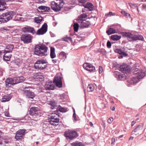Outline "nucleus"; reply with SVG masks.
Returning <instances> with one entry per match:
<instances>
[{"label": "nucleus", "mask_w": 146, "mask_h": 146, "mask_svg": "<svg viewBox=\"0 0 146 146\" xmlns=\"http://www.w3.org/2000/svg\"><path fill=\"white\" fill-rule=\"evenodd\" d=\"M15 14L16 13L14 11H7L0 15V22L3 23H7L12 20Z\"/></svg>", "instance_id": "obj_2"}, {"label": "nucleus", "mask_w": 146, "mask_h": 146, "mask_svg": "<svg viewBox=\"0 0 146 146\" xmlns=\"http://www.w3.org/2000/svg\"><path fill=\"white\" fill-rule=\"evenodd\" d=\"M59 118L56 117V116L52 115L51 116L50 123L52 125H56L54 123H58L59 122Z\"/></svg>", "instance_id": "obj_23"}, {"label": "nucleus", "mask_w": 146, "mask_h": 146, "mask_svg": "<svg viewBox=\"0 0 146 146\" xmlns=\"http://www.w3.org/2000/svg\"><path fill=\"white\" fill-rule=\"evenodd\" d=\"M97 52H99L103 55H105L106 53V51L103 49H98Z\"/></svg>", "instance_id": "obj_47"}, {"label": "nucleus", "mask_w": 146, "mask_h": 146, "mask_svg": "<svg viewBox=\"0 0 146 146\" xmlns=\"http://www.w3.org/2000/svg\"><path fill=\"white\" fill-rule=\"evenodd\" d=\"M103 70L102 67L101 66H100L99 67V74H101Z\"/></svg>", "instance_id": "obj_56"}, {"label": "nucleus", "mask_w": 146, "mask_h": 146, "mask_svg": "<svg viewBox=\"0 0 146 146\" xmlns=\"http://www.w3.org/2000/svg\"><path fill=\"white\" fill-rule=\"evenodd\" d=\"M23 91L25 95L27 98L33 99L35 96V94L34 92L30 90H25Z\"/></svg>", "instance_id": "obj_15"}, {"label": "nucleus", "mask_w": 146, "mask_h": 146, "mask_svg": "<svg viewBox=\"0 0 146 146\" xmlns=\"http://www.w3.org/2000/svg\"><path fill=\"white\" fill-rule=\"evenodd\" d=\"M79 25L77 23H74L73 25L74 29L75 32H77L78 29Z\"/></svg>", "instance_id": "obj_41"}, {"label": "nucleus", "mask_w": 146, "mask_h": 146, "mask_svg": "<svg viewBox=\"0 0 146 146\" xmlns=\"http://www.w3.org/2000/svg\"><path fill=\"white\" fill-rule=\"evenodd\" d=\"M106 33L108 35H110L115 33V31L113 28H110L106 31Z\"/></svg>", "instance_id": "obj_33"}, {"label": "nucleus", "mask_w": 146, "mask_h": 146, "mask_svg": "<svg viewBox=\"0 0 146 146\" xmlns=\"http://www.w3.org/2000/svg\"><path fill=\"white\" fill-rule=\"evenodd\" d=\"M80 27L82 28H88L91 25V23L89 21H87L85 20L80 21Z\"/></svg>", "instance_id": "obj_21"}, {"label": "nucleus", "mask_w": 146, "mask_h": 146, "mask_svg": "<svg viewBox=\"0 0 146 146\" xmlns=\"http://www.w3.org/2000/svg\"><path fill=\"white\" fill-rule=\"evenodd\" d=\"M50 56L52 59L55 58L56 56L55 52L50 53Z\"/></svg>", "instance_id": "obj_53"}, {"label": "nucleus", "mask_w": 146, "mask_h": 146, "mask_svg": "<svg viewBox=\"0 0 146 146\" xmlns=\"http://www.w3.org/2000/svg\"><path fill=\"white\" fill-rule=\"evenodd\" d=\"M49 105L52 106V109H53L56 106V105L54 101H50Z\"/></svg>", "instance_id": "obj_49"}, {"label": "nucleus", "mask_w": 146, "mask_h": 146, "mask_svg": "<svg viewBox=\"0 0 146 146\" xmlns=\"http://www.w3.org/2000/svg\"><path fill=\"white\" fill-rule=\"evenodd\" d=\"M83 68L90 72H94L95 70V66L90 63L86 62L83 65Z\"/></svg>", "instance_id": "obj_11"}, {"label": "nucleus", "mask_w": 146, "mask_h": 146, "mask_svg": "<svg viewBox=\"0 0 146 146\" xmlns=\"http://www.w3.org/2000/svg\"><path fill=\"white\" fill-rule=\"evenodd\" d=\"M119 68L120 71L123 72H124L128 70V66L125 64L121 65Z\"/></svg>", "instance_id": "obj_29"}, {"label": "nucleus", "mask_w": 146, "mask_h": 146, "mask_svg": "<svg viewBox=\"0 0 146 146\" xmlns=\"http://www.w3.org/2000/svg\"><path fill=\"white\" fill-rule=\"evenodd\" d=\"M64 135L67 140H73L78 136L76 131L70 129L65 131L64 133Z\"/></svg>", "instance_id": "obj_6"}, {"label": "nucleus", "mask_w": 146, "mask_h": 146, "mask_svg": "<svg viewBox=\"0 0 146 146\" xmlns=\"http://www.w3.org/2000/svg\"><path fill=\"white\" fill-rule=\"evenodd\" d=\"M42 19V18L41 16L35 17L34 18L35 22L37 23H39L41 22Z\"/></svg>", "instance_id": "obj_34"}, {"label": "nucleus", "mask_w": 146, "mask_h": 146, "mask_svg": "<svg viewBox=\"0 0 146 146\" xmlns=\"http://www.w3.org/2000/svg\"><path fill=\"white\" fill-rule=\"evenodd\" d=\"M87 17V15L86 14L83 13L81 14L78 17V20L80 21H83L84 20V18H85Z\"/></svg>", "instance_id": "obj_38"}, {"label": "nucleus", "mask_w": 146, "mask_h": 146, "mask_svg": "<svg viewBox=\"0 0 146 146\" xmlns=\"http://www.w3.org/2000/svg\"><path fill=\"white\" fill-rule=\"evenodd\" d=\"M73 115L72 117L73 118V121L74 122H76L77 121L76 117V114L75 113V109H73Z\"/></svg>", "instance_id": "obj_44"}, {"label": "nucleus", "mask_w": 146, "mask_h": 146, "mask_svg": "<svg viewBox=\"0 0 146 146\" xmlns=\"http://www.w3.org/2000/svg\"><path fill=\"white\" fill-rule=\"evenodd\" d=\"M21 39L25 44H28L31 42L32 36L30 34H24L21 36Z\"/></svg>", "instance_id": "obj_8"}, {"label": "nucleus", "mask_w": 146, "mask_h": 146, "mask_svg": "<svg viewBox=\"0 0 146 146\" xmlns=\"http://www.w3.org/2000/svg\"><path fill=\"white\" fill-rule=\"evenodd\" d=\"M142 8L143 9L146 8V5L143 4L142 5Z\"/></svg>", "instance_id": "obj_64"}, {"label": "nucleus", "mask_w": 146, "mask_h": 146, "mask_svg": "<svg viewBox=\"0 0 146 146\" xmlns=\"http://www.w3.org/2000/svg\"><path fill=\"white\" fill-rule=\"evenodd\" d=\"M121 13L124 16H126V17H128L130 15L129 13L125 11H122Z\"/></svg>", "instance_id": "obj_50"}, {"label": "nucleus", "mask_w": 146, "mask_h": 146, "mask_svg": "<svg viewBox=\"0 0 146 146\" xmlns=\"http://www.w3.org/2000/svg\"><path fill=\"white\" fill-rule=\"evenodd\" d=\"M4 53L3 55V58L4 60L7 61H9L10 60L11 56V54H8V53H6V52L3 51V54Z\"/></svg>", "instance_id": "obj_27"}, {"label": "nucleus", "mask_w": 146, "mask_h": 146, "mask_svg": "<svg viewBox=\"0 0 146 146\" xmlns=\"http://www.w3.org/2000/svg\"><path fill=\"white\" fill-rule=\"evenodd\" d=\"M4 115L5 116L7 117H11L10 116H9V112L7 111H5L4 113Z\"/></svg>", "instance_id": "obj_57"}, {"label": "nucleus", "mask_w": 146, "mask_h": 146, "mask_svg": "<svg viewBox=\"0 0 146 146\" xmlns=\"http://www.w3.org/2000/svg\"><path fill=\"white\" fill-rule=\"evenodd\" d=\"M11 98V95L10 94L5 95L3 96L2 98L1 99V101L3 102L9 101Z\"/></svg>", "instance_id": "obj_24"}, {"label": "nucleus", "mask_w": 146, "mask_h": 146, "mask_svg": "<svg viewBox=\"0 0 146 146\" xmlns=\"http://www.w3.org/2000/svg\"><path fill=\"white\" fill-rule=\"evenodd\" d=\"M64 94H62L60 95L61 99H63L64 98Z\"/></svg>", "instance_id": "obj_62"}, {"label": "nucleus", "mask_w": 146, "mask_h": 146, "mask_svg": "<svg viewBox=\"0 0 146 146\" xmlns=\"http://www.w3.org/2000/svg\"><path fill=\"white\" fill-rule=\"evenodd\" d=\"M120 55L121 56L120 57L119 56L118 57V58H122L123 57H126L128 55V54L126 52H124L123 51L122 52L121 54Z\"/></svg>", "instance_id": "obj_48"}, {"label": "nucleus", "mask_w": 146, "mask_h": 146, "mask_svg": "<svg viewBox=\"0 0 146 146\" xmlns=\"http://www.w3.org/2000/svg\"><path fill=\"white\" fill-rule=\"evenodd\" d=\"M63 40L66 42H68L69 41H72V38L70 37H66L63 38Z\"/></svg>", "instance_id": "obj_45"}, {"label": "nucleus", "mask_w": 146, "mask_h": 146, "mask_svg": "<svg viewBox=\"0 0 146 146\" xmlns=\"http://www.w3.org/2000/svg\"><path fill=\"white\" fill-rule=\"evenodd\" d=\"M53 82L56 86L59 88H61L62 86L61 77L59 76H56L54 78Z\"/></svg>", "instance_id": "obj_9"}, {"label": "nucleus", "mask_w": 146, "mask_h": 146, "mask_svg": "<svg viewBox=\"0 0 146 146\" xmlns=\"http://www.w3.org/2000/svg\"><path fill=\"white\" fill-rule=\"evenodd\" d=\"M57 111H59L61 112H65L68 111L67 109L66 108L63 107L59 106L56 109Z\"/></svg>", "instance_id": "obj_30"}, {"label": "nucleus", "mask_w": 146, "mask_h": 146, "mask_svg": "<svg viewBox=\"0 0 146 146\" xmlns=\"http://www.w3.org/2000/svg\"><path fill=\"white\" fill-rule=\"evenodd\" d=\"M47 63L48 62L46 60L39 59L35 63L34 67L35 69L41 70L47 67Z\"/></svg>", "instance_id": "obj_4"}, {"label": "nucleus", "mask_w": 146, "mask_h": 146, "mask_svg": "<svg viewBox=\"0 0 146 146\" xmlns=\"http://www.w3.org/2000/svg\"><path fill=\"white\" fill-rule=\"evenodd\" d=\"M11 65H13L14 66L16 67L17 66H19L21 63L19 60H16L15 61H12L11 63Z\"/></svg>", "instance_id": "obj_31"}, {"label": "nucleus", "mask_w": 146, "mask_h": 146, "mask_svg": "<svg viewBox=\"0 0 146 146\" xmlns=\"http://www.w3.org/2000/svg\"><path fill=\"white\" fill-rule=\"evenodd\" d=\"M135 41L137 40L141 41L144 40V38L142 36L139 35H135V37L134 38Z\"/></svg>", "instance_id": "obj_36"}, {"label": "nucleus", "mask_w": 146, "mask_h": 146, "mask_svg": "<svg viewBox=\"0 0 146 146\" xmlns=\"http://www.w3.org/2000/svg\"><path fill=\"white\" fill-rule=\"evenodd\" d=\"M54 87L53 82H46L45 85V88L47 90H53Z\"/></svg>", "instance_id": "obj_22"}, {"label": "nucleus", "mask_w": 146, "mask_h": 146, "mask_svg": "<svg viewBox=\"0 0 146 146\" xmlns=\"http://www.w3.org/2000/svg\"><path fill=\"white\" fill-rule=\"evenodd\" d=\"M37 10L38 12L41 13H43L44 12H50L51 11L50 7L43 5L39 6Z\"/></svg>", "instance_id": "obj_13"}, {"label": "nucleus", "mask_w": 146, "mask_h": 146, "mask_svg": "<svg viewBox=\"0 0 146 146\" xmlns=\"http://www.w3.org/2000/svg\"><path fill=\"white\" fill-rule=\"evenodd\" d=\"M114 75L115 77L118 80H123L126 79L125 75L122 74L118 72H115Z\"/></svg>", "instance_id": "obj_14"}, {"label": "nucleus", "mask_w": 146, "mask_h": 146, "mask_svg": "<svg viewBox=\"0 0 146 146\" xmlns=\"http://www.w3.org/2000/svg\"><path fill=\"white\" fill-rule=\"evenodd\" d=\"M49 124L48 123H44L43 124V129H46L47 131H49L50 129Z\"/></svg>", "instance_id": "obj_40"}, {"label": "nucleus", "mask_w": 146, "mask_h": 146, "mask_svg": "<svg viewBox=\"0 0 146 146\" xmlns=\"http://www.w3.org/2000/svg\"><path fill=\"white\" fill-rule=\"evenodd\" d=\"M42 131L45 134H47L48 133V131H46V129L44 128V129H43Z\"/></svg>", "instance_id": "obj_61"}, {"label": "nucleus", "mask_w": 146, "mask_h": 146, "mask_svg": "<svg viewBox=\"0 0 146 146\" xmlns=\"http://www.w3.org/2000/svg\"><path fill=\"white\" fill-rule=\"evenodd\" d=\"M123 51V50L120 48H116L114 50V52H115L117 53L120 55L121 54Z\"/></svg>", "instance_id": "obj_46"}, {"label": "nucleus", "mask_w": 146, "mask_h": 146, "mask_svg": "<svg viewBox=\"0 0 146 146\" xmlns=\"http://www.w3.org/2000/svg\"><path fill=\"white\" fill-rule=\"evenodd\" d=\"M29 114L33 117L41 115L39 108L37 107L33 106L31 107L29 111Z\"/></svg>", "instance_id": "obj_7"}, {"label": "nucleus", "mask_w": 146, "mask_h": 146, "mask_svg": "<svg viewBox=\"0 0 146 146\" xmlns=\"http://www.w3.org/2000/svg\"><path fill=\"white\" fill-rule=\"evenodd\" d=\"M143 126L144 124L143 123H139L132 131V133L133 134L135 133H137L138 134H139L143 129Z\"/></svg>", "instance_id": "obj_16"}, {"label": "nucleus", "mask_w": 146, "mask_h": 146, "mask_svg": "<svg viewBox=\"0 0 146 146\" xmlns=\"http://www.w3.org/2000/svg\"><path fill=\"white\" fill-rule=\"evenodd\" d=\"M136 122L135 121H132L131 123V126L132 127L134 125L135 123Z\"/></svg>", "instance_id": "obj_63"}, {"label": "nucleus", "mask_w": 146, "mask_h": 146, "mask_svg": "<svg viewBox=\"0 0 146 146\" xmlns=\"http://www.w3.org/2000/svg\"><path fill=\"white\" fill-rule=\"evenodd\" d=\"M48 48L45 45L39 44L36 45L35 47L34 54L38 56H46Z\"/></svg>", "instance_id": "obj_1"}, {"label": "nucleus", "mask_w": 146, "mask_h": 146, "mask_svg": "<svg viewBox=\"0 0 146 146\" xmlns=\"http://www.w3.org/2000/svg\"><path fill=\"white\" fill-rule=\"evenodd\" d=\"M26 131V130L25 129H21L17 131V132L24 136L25 135Z\"/></svg>", "instance_id": "obj_42"}, {"label": "nucleus", "mask_w": 146, "mask_h": 146, "mask_svg": "<svg viewBox=\"0 0 146 146\" xmlns=\"http://www.w3.org/2000/svg\"><path fill=\"white\" fill-rule=\"evenodd\" d=\"M115 13H113L112 12H110L108 13H107L106 14V15H107V16H115Z\"/></svg>", "instance_id": "obj_52"}, {"label": "nucleus", "mask_w": 146, "mask_h": 146, "mask_svg": "<svg viewBox=\"0 0 146 146\" xmlns=\"http://www.w3.org/2000/svg\"><path fill=\"white\" fill-rule=\"evenodd\" d=\"M24 136L21 134L18 133L17 132L16 133V135L15 136V138L18 141L20 139H22V137Z\"/></svg>", "instance_id": "obj_37"}, {"label": "nucleus", "mask_w": 146, "mask_h": 146, "mask_svg": "<svg viewBox=\"0 0 146 146\" xmlns=\"http://www.w3.org/2000/svg\"><path fill=\"white\" fill-rule=\"evenodd\" d=\"M94 86H95V85L91 84H89L87 87L88 91L89 92L93 91L94 89Z\"/></svg>", "instance_id": "obj_32"}, {"label": "nucleus", "mask_w": 146, "mask_h": 146, "mask_svg": "<svg viewBox=\"0 0 146 146\" xmlns=\"http://www.w3.org/2000/svg\"><path fill=\"white\" fill-rule=\"evenodd\" d=\"M113 119L111 117H110L108 119V121L109 123H111L113 121Z\"/></svg>", "instance_id": "obj_59"}, {"label": "nucleus", "mask_w": 146, "mask_h": 146, "mask_svg": "<svg viewBox=\"0 0 146 146\" xmlns=\"http://www.w3.org/2000/svg\"><path fill=\"white\" fill-rule=\"evenodd\" d=\"M72 146H83L82 143L77 141L72 143Z\"/></svg>", "instance_id": "obj_39"}, {"label": "nucleus", "mask_w": 146, "mask_h": 146, "mask_svg": "<svg viewBox=\"0 0 146 146\" xmlns=\"http://www.w3.org/2000/svg\"><path fill=\"white\" fill-rule=\"evenodd\" d=\"M67 54H66L64 52H61L59 55V58L60 59L64 61L65 59L66 58V55Z\"/></svg>", "instance_id": "obj_28"}, {"label": "nucleus", "mask_w": 146, "mask_h": 146, "mask_svg": "<svg viewBox=\"0 0 146 146\" xmlns=\"http://www.w3.org/2000/svg\"><path fill=\"white\" fill-rule=\"evenodd\" d=\"M14 48V46L12 44L8 45L5 48V49L4 51L6 52V53L11 52Z\"/></svg>", "instance_id": "obj_25"}, {"label": "nucleus", "mask_w": 146, "mask_h": 146, "mask_svg": "<svg viewBox=\"0 0 146 146\" xmlns=\"http://www.w3.org/2000/svg\"><path fill=\"white\" fill-rule=\"evenodd\" d=\"M47 29V24L46 23H44L41 27L37 30L36 34L38 35H43L46 32Z\"/></svg>", "instance_id": "obj_10"}, {"label": "nucleus", "mask_w": 146, "mask_h": 146, "mask_svg": "<svg viewBox=\"0 0 146 146\" xmlns=\"http://www.w3.org/2000/svg\"><path fill=\"white\" fill-rule=\"evenodd\" d=\"M130 6L133 9L137 7L138 6L137 5V4L132 3L130 5Z\"/></svg>", "instance_id": "obj_54"}, {"label": "nucleus", "mask_w": 146, "mask_h": 146, "mask_svg": "<svg viewBox=\"0 0 146 146\" xmlns=\"http://www.w3.org/2000/svg\"><path fill=\"white\" fill-rule=\"evenodd\" d=\"M3 139L4 140V142L6 143H9L10 141L9 139H10L9 137H3Z\"/></svg>", "instance_id": "obj_43"}, {"label": "nucleus", "mask_w": 146, "mask_h": 146, "mask_svg": "<svg viewBox=\"0 0 146 146\" xmlns=\"http://www.w3.org/2000/svg\"><path fill=\"white\" fill-rule=\"evenodd\" d=\"M122 34L123 36L126 37L129 41H135L134 38L135 37V35H133L130 33L123 32Z\"/></svg>", "instance_id": "obj_12"}, {"label": "nucleus", "mask_w": 146, "mask_h": 146, "mask_svg": "<svg viewBox=\"0 0 146 146\" xmlns=\"http://www.w3.org/2000/svg\"><path fill=\"white\" fill-rule=\"evenodd\" d=\"M121 38V36L117 35H113L111 36V38L113 40H117L120 39Z\"/></svg>", "instance_id": "obj_35"}, {"label": "nucleus", "mask_w": 146, "mask_h": 146, "mask_svg": "<svg viewBox=\"0 0 146 146\" xmlns=\"http://www.w3.org/2000/svg\"><path fill=\"white\" fill-rule=\"evenodd\" d=\"M78 1L81 3H84L86 1V0H78Z\"/></svg>", "instance_id": "obj_60"}, {"label": "nucleus", "mask_w": 146, "mask_h": 146, "mask_svg": "<svg viewBox=\"0 0 146 146\" xmlns=\"http://www.w3.org/2000/svg\"><path fill=\"white\" fill-rule=\"evenodd\" d=\"M133 72V74L136 76L132 78V81L133 85L139 82V79H142L145 76V73L140 69L136 68Z\"/></svg>", "instance_id": "obj_3"}, {"label": "nucleus", "mask_w": 146, "mask_h": 146, "mask_svg": "<svg viewBox=\"0 0 146 146\" xmlns=\"http://www.w3.org/2000/svg\"><path fill=\"white\" fill-rule=\"evenodd\" d=\"M6 5L5 0H0V11H3L8 8Z\"/></svg>", "instance_id": "obj_19"}, {"label": "nucleus", "mask_w": 146, "mask_h": 146, "mask_svg": "<svg viewBox=\"0 0 146 146\" xmlns=\"http://www.w3.org/2000/svg\"><path fill=\"white\" fill-rule=\"evenodd\" d=\"M6 87H10L11 85H14L13 78H8L5 81Z\"/></svg>", "instance_id": "obj_20"}, {"label": "nucleus", "mask_w": 146, "mask_h": 146, "mask_svg": "<svg viewBox=\"0 0 146 146\" xmlns=\"http://www.w3.org/2000/svg\"><path fill=\"white\" fill-rule=\"evenodd\" d=\"M22 31L24 33H30L33 34L36 33L34 29L32 27L27 26L22 28Z\"/></svg>", "instance_id": "obj_18"}, {"label": "nucleus", "mask_w": 146, "mask_h": 146, "mask_svg": "<svg viewBox=\"0 0 146 146\" xmlns=\"http://www.w3.org/2000/svg\"><path fill=\"white\" fill-rule=\"evenodd\" d=\"M64 4L63 0H56V2L52 1L51 3L52 9L54 11L57 12L60 11Z\"/></svg>", "instance_id": "obj_5"}, {"label": "nucleus", "mask_w": 146, "mask_h": 146, "mask_svg": "<svg viewBox=\"0 0 146 146\" xmlns=\"http://www.w3.org/2000/svg\"><path fill=\"white\" fill-rule=\"evenodd\" d=\"M14 85L22 82L24 81L25 78L23 76L15 77L13 78Z\"/></svg>", "instance_id": "obj_17"}, {"label": "nucleus", "mask_w": 146, "mask_h": 146, "mask_svg": "<svg viewBox=\"0 0 146 146\" xmlns=\"http://www.w3.org/2000/svg\"><path fill=\"white\" fill-rule=\"evenodd\" d=\"M55 52V48L54 47H51L50 48V53Z\"/></svg>", "instance_id": "obj_58"}, {"label": "nucleus", "mask_w": 146, "mask_h": 146, "mask_svg": "<svg viewBox=\"0 0 146 146\" xmlns=\"http://www.w3.org/2000/svg\"><path fill=\"white\" fill-rule=\"evenodd\" d=\"M83 6L85 8L88 9L90 11L93 10L94 7L92 3L88 2H87L86 5H83Z\"/></svg>", "instance_id": "obj_26"}, {"label": "nucleus", "mask_w": 146, "mask_h": 146, "mask_svg": "<svg viewBox=\"0 0 146 146\" xmlns=\"http://www.w3.org/2000/svg\"><path fill=\"white\" fill-rule=\"evenodd\" d=\"M113 68H115V69H117L119 68V65L116 62H115L113 63Z\"/></svg>", "instance_id": "obj_51"}, {"label": "nucleus", "mask_w": 146, "mask_h": 146, "mask_svg": "<svg viewBox=\"0 0 146 146\" xmlns=\"http://www.w3.org/2000/svg\"><path fill=\"white\" fill-rule=\"evenodd\" d=\"M111 44L110 42L109 41H108L107 43V46L108 48H111Z\"/></svg>", "instance_id": "obj_55"}]
</instances>
